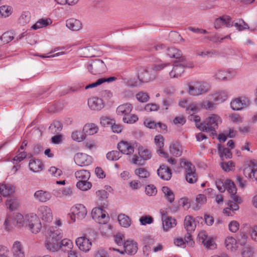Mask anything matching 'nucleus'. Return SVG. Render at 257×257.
<instances>
[{"label": "nucleus", "instance_id": "nucleus-62", "mask_svg": "<svg viewBox=\"0 0 257 257\" xmlns=\"http://www.w3.org/2000/svg\"><path fill=\"white\" fill-rule=\"evenodd\" d=\"M138 117L137 115L131 114V115L123 117L122 120L124 123L132 124L138 120Z\"/></svg>", "mask_w": 257, "mask_h": 257}, {"label": "nucleus", "instance_id": "nucleus-45", "mask_svg": "<svg viewBox=\"0 0 257 257\" xmlns=\"http://www.w3.org/2000/svg\"><path fill=\"white\" fill-rule=\"evenodd\" d=\"M135 174L140 179H146L150 177V174L145 168H139L135 170Z\"/></svg>", "mask_w": 257, "mask_h": 257}, {"label": "nucleus", "instance_id": "nucleus-29", "mask_svg": "<svg viewBox=\"0 0 257 257\" xmlns=\"http://www.w3.org/2000/svg\"><path fill=\"white\" fill-rule=\"evenodd\" d=\"M12 251L14 257H25L24 251L21 243L19 241H16L14 242Z\"/></svg>", "mask_w": 257, "mask_h": 257}, {"label": "nucleus", "instance_id": "nucleus-13", "mask_svg": "<svg viewBox=\"0 0 257 257\" xmlns=\"http://www.w3.org/2000/svg\"><path fill=\"white\" fill-rule=\"evenodd\" d=\"M123 248V250H120L115 248H110V249L117 251L120 254H124V253L125 252L128 254H134L137 252L138 244L136 241L132 240H127L124 242Z\"/></svg>", "mask_w": 257, "mask_h": 257}, {"label": "nucleus", "instance_id": "nucleus-32", "mask_svg": "<svg viewBox=\"0 0 257 257\" xmlns=\"http://www.w3.org/2000/svg\"><path fill=\"white\" fill-rule=\"evenodd\" d=\"M15 191L14 187L10 184H0V193L4 197L12 194Z\"/></svg>", "mask_w": 257, "mask_h": 257}, {"label": "nucleus", "instance_id": "nucleus-55", "mask_svg": "<svg viewBox=\"0 0 257 257\" xmlns=\"http://www.w3.org/2000/svg\"><path fill=\"white\" fill-rule=\"evenodd\" d=\"M207 199L205 195L202 194H199L197 195L196 197V202L197 204L196 210L200 208L201 205H204L206 203Z\"/></svg>", "mask_w": 257, "mask_h": 257}, {"label": "nucleus", "instance_id": "nucleus-44", "mask_svg": "<svg viewBox=\"0 0 257 257\" xmlns=\"http://www.w3.org/2000/svg\"><path fill=\"white\" fill-rule=\"evenodd\" d=\"M162 190L166 199L170 203H172L174 201L175 198V196L173 191L167 186L163 187Z\"/></svg>", "mask_w": 257, "mask_h": 257}, {"label": "nucleus", "instance_id": "nucleus-3", "mask_svg": "<svg viewBox=\"0 0 257 257\" xmlns=\"http://www.w3.org/2000/svg\"><path fill=\"white\" fill-rule=\"evenodd\" d=\"M222 123L221 117L216 114H211L207 117L203 121L197 124L196 127L201 131L208 133L210 136H216V130Z\"/></svg>", "mask_w": 257, "mask_h": 257}, {"label": "nucleus", "instance_id": "nucleus-15", "mask_svg": "<svg viewBox=\"0 0 257 257\" xmlns=\"http://www.w3.org/2000/svg\"><path fill=\"white\" fill-rule=\"evenodd\" d=\"M75 163L80 166H85L90 165L92 159L90 156L82 153H77L74 156Z\"/></svg>", "mask_w": 257, "mask_h": 257}, {"label": "nucleus", "instance_id": "nucleus-42", "mask_svg": "<svg viewBox=\"0 0 257 257\" xmlns=\"http://www.w3.org/2000/svg\"><path fill=\"white\" fill-rule=\"evenodd\" d=\"M60 249L62 250H72L73 247V243L71 240L68 238H64L59 242Z\"/></svg>", "mask_w": 257, "mask_h": 257}, {"label": "nucleus", "instance_id": "nucleus-7", "mask_svg": "<svg viewBox=\"0 0 257 257\" xmlns=\"http://www.w3.org/2000/svg\"><path fill=\"white\" fill-rule=\"evenodd\" d=\"M138 79L141 83H148L154 80L157 78L155 72H153L151 68L140 67L137 68Z\"/></svg>", "mask_w": 257, "mask_h": 257}, {"label": "nucleus", "instance_id": "nucleus-54", "mask_svg": "<svg viewBox=\"0 0 257 257\" xmlns=\"http://www.w3.org/2000/svg\"><path fill=\"white\" fill-rule=\"evenodd\" d=\"M226 75L225 70L218 69L214 72L213 77L219 80L226 81Z\"/></svg>", "mask_w": 257, "mask_h": 257}, {"label": "nucleus", "instance_id": "nucleus-58", "mask_svg": "<svg viewBox=\"0 0 257 257\" xmlns=\"http://www.w3.org/2000/svg\"><path fill=\"white\" fill-rule=\"evenodd\" d=\"M121 157L120 153L117 151H112L106 154V158L110 161H116Z\"/></svg>", "mask_w": 257, "mask_h": 257}, {"label": "nucleus", "instance_id": "nucleus-33", "mask_svg": "<svg viewBox=\"0 0 257 257\" xmlns=\"http://www.w3.org/2000/svg\"><path fill=\"white\" fill-rule=\"evenodd\" d=\"M66 25L68 29L72 31H78L82 27L81 22L79 20L73 18L67 20Z\"/></svg>", "mask_w": 257, "mask_h": 257}, {"label": "nucleus", "instance_id": "nucleus-5", "mask_svg": "<svg viewBox=\"0 0 257 257\" xmlns=\"http://www.w3.org/2000/svg\"><path fill=\"white\" fill-rule=\"evenodd\" d=\"M87 235L90 239L85 236H81L76 238L75 243L78 248L84 252H88L91 248L92 243L90 239L95 240L96 239V233L93 230H89L87 233Z\"/></svg>", "mask_w": 257, "mask_h": 257}, {"label": "nucleus", "instance_id": "nucleus-9", "mask_svg": "<svg viewBox=\"0 0 257 257\" xmlns=\"http://www.w3.org/2000/svg\"><path fill=\"white\" fill-rule=\"evenodd\" d=\"M87 209L82 204H76L71 207L70 213L68 214L72 223L76 221V219H83L87 215Z\"/></svg>", "mask_w": 257, "mask_h": 257}, {"label": "nucleus", "instance_id": "nucleus-41", "mask_svg": "<svg viewBox=\"0 0 257 257\" xmlns=\"http://www.w3.org/2000/svg\"><path fill=\"white\" fill-rule=\"evenodd\" d=\"M197 56L202 58L214 57L217 55V52L214 50H197L196 51Z\"/></svg>", "mask_w": 257, "mask_h": 257}, {"label": "nucleus", "instance_id": "nucleus-40", "mask_svg": "<svg viewBox=\"0 0 257 257\" xmlns=\"http://www.w3.org/2000/svg\"><path fill=\"white\" fill-rule=\"evenodd\" d=\"M31 19V13L29 11L23 12L18 19V23L22 26L28 24Z\"/></svg>", "mask_w": 257, "mask_h": 257}, {"label": "nucleus", "instance_id": "nucleus-51", "mask_svg": "<svg viewBox=\"0 0 257 257\" xmlns=\"http://www.w3.org/2000/svg\"><path fill=\"white\" fill-rule=\"evenodd\" d=\"M143 241L145 244V246L143 248L144 252H145L147 251H149L151 248L150 245L154 244L155 242L154 239L149 236L144 237L143 239Z\"/></svg>", "mask_w": 257, "mask_h": 257}, {"label": "nucleus", "instance_id": "nucleus-4", "mask_svg": "<svg viewBox=\"0 0 257 257\" xmlns=\"http://www.w3.org/2000/svg\"><path fill=\"white\" fill-rule=\"evenodd\" d=\"M217 188L218 190L221 192L225 191V189L227 190V192L230 194L231 198L233 201L237 203H241V198L237 195V189L236 186L231 180L227 179L225 180L224 183V186L223 185H221L222 183L220 181H216L215 182Z\"/></svg>", "mask_w": 257, "mask_h": 257}, {"label": "nucleus", "instance_id": "nucleus-36", "mask_svg": "<svg viewBox=\"0 0 257 257\" xmlns=\"http://www.w3.org/2000/svg\"><path fill=\"white\" fill-rule=\"evenodd\" d=\"M170 152L174 156H180L182 154L181 146L177 142L172 143L170 146Z\"/></svg>", "mask_w": 257, "mask_h": 257}, {"label": "nucleus", "instance_id": "nucleus-24", "mask_svg": "<svg viewBox=\"0 0 257 257\" xmlns=\"http://www.w3.org/2000/svg\"><path fill=\"white\" fill-rule=\"evenodd\" d=\"M163 230L165 231H168L170 228L175 227L176 224V220L167 216L162 217Z\"/></svg>", "mask_w": 257, "mask_h": 257}, {"label": "nucleus", "instance_id": "nucleus-50", "mask_svg": "<svg viewBox=\"0 0 257 257\" xmlns=\"http://www.w3.org/2000/svg\"><path fill=\"white\" fill-rule=\"evenodd\" d=\"M218 151L220 156L221 158L225 157L226 158H230L232 157V153L230 150L227 148H225L221 145H218Z\"/></svg>", "mask_w": 257, "mask_h": 257}, {"label": "nucleus", "instance_id": "nucleus-63", "mask_svg": "<svg viewBox=\"0 0 257 257\" xmlns=\"http://www.w3.org/2000/svg\"><path fill=\"white\" fill-rule=\"evenodd\" d=\"M145 192L148 196H154L157 193V189L154 185H149L146 187Z\"/></svg>", "mask_w": 257, "mask_h": 257}, {"label": "nucleus", "instance_id": "nucleus-17", "mask_svg": "<svg viewBox=\"0 0 257 257\" xmlns=\"http://www.w3.org/2000/svg\"><path fill=\"white\" fill-rule=\"evenodd\" d=\"M52 195L50 192L43 190H37L34 194V199L36 201L42 203L49 201Z\"/></svg>", "mask_w": 257, "mask_h": 257}, {"label": "nucleus", "instance_id": "nucleus-59", "mask_svg": "<svg viewBox=\"0 0 257 257\" xmlns=\"http://www.w3.org/2000/svg\"><path fill=\"white\" fill-rule=\"evenodd\" d=\"M203 244L206 248L210 249L215 248L216 245L213 238L211 236H208L207 239L205 240Z\"/></svg>", "mask_w": 257, "mask_h": 257}, {"label": "nucleus", "instance_id": "nucleus-31", "mask_svg": "<svg viewBox=\"0 0 257 257\" xmlns=\"http://www.w3.org/2000/svg\"><path fill=\"white\" fill-rule=\"evenodd\" d=\"M29 166L30 169L35 173L41 171L43 168L42 162L39 160L34 159L30 160Z\"/></svg>", "mask_w": 257, "mask_h": 257}, {"label": "nucleus", "instance_id": "nucleus-12", "mask_svg": "<svg viewBox=\"0 0 257 257\" xmlns=\"http://www.w3.org/2000/svg\"><path fill=\"white\" fill-rule=\"evenodd\" d=\"M91 215L93 219L99 223H105L108 218V215L105 210L101 207H95L93 208L91 212Z\"/></svg>", "mask_w": 257, "mask_h": 257}, {"label": "nucleus", "instance_id": "nucleus-60", "mask_svg": "<svg viewBox=\"0 0 257 257\" xmlns=\"http://www.w3.org/2000/svg\"><path fill=\"white\" fill-rule=\"evenodd\" d=\"M48 171L52 176L56 178L59 177L62 174V170L54 166L51 167Z\"/></svg>", "mask_w": 257, "mask_h": 257}, {"label": "nucleus", "instance_id": "nucleus-34", "mask_svg": "<svg viewBox=\"0 0 257 257\" xmlns=\"http://www.w3.org/2000/svg\"><path fill=\"white\" fill-rule=\"evenodd\" d=\"M83 131L87 135H93L98 132V127L94 123H88L84 125Z\"/></svg>", "mask_w": 257, "mask_h": 257}, {"label": "nucleus", "instance_id": "nucleus-39", "mask_svg": "<svg viewBox=\"0 0 257 257\" xmlns=\"http://www.w3.org/2000/svg\"><path fill=\"white\" fill-rule=\"evenodd\" d=\"M75 176L78 181H86L89 179L90 174L88 171L81 169L75 173Z\"/></svg>", "mask_w": 257, "mask_h": 257}, {"label": "nucleus", "instance_id": "nucleus-21", "mask_svg": "<svg viewBox=\"0 0 257 257\" xmlns=\"http://www.w3.org/2000/svg\"><path fill=\"white\" fill-rule=\"evenodd\" d=\"M96 201L98 204L103 208L107 206V199L108 198V193L104 190H100L96 191Z\"/></svg>", "mask_w": 257, "mask_h": 257}, {"label": "nucleus", "instance_id": "nucleus-25", "mask_svg": "<svg viewBox=\"0 0 257 257\" xmlns=\"http://www.w3.org/2000/svg\"><path fill=\"white\" fill-rule=\"evenodd\" d=\"M184 226L187 232L194 231L196 226L195 219L190 215L186 216L184 219Z\"/></svg>", "mask_w": 257, "mask_h": 257}, {"label": "nucleus", "instance_id": "nucleus-37", "mask_svg": "<svg viewBox=\"0 0 257 257\" xmlns=\"http://www.w3.org/2000/svg\"><path fill=\"white\" fill-rule=\"evenodd\" d=\"M15 34L13 32H5L0 37V45H4L11 42L14 39Z\"/></svg>", "mask_w": 257, "mask_h": 257}, {"label": "nucleus", "instance_id": "nucleus-22", "mask_svg": "<svg viewBox=\"0 0 257 257\" xmlns=\"http://www.w3.org/2000/svg\"><path fill=\"white\" fill-rule=\"evenodd\" d=\"M157 172L158 176L164 180H169L172 177L171 170L166 165H161Z\"/></svg>", "mask_w": 257, "mask_h": 257}, {"label": "nucleus", "instance_id": "nucleus-20", "mask_svg": "<svg viewBox=\"0 0 257 257\" xmlns=\"http://www.w3.org/2000/svg\"><path fill=\"white\" fill-rule=\"evenodd\" d=\"M88 105L91 109L94 110H100L104 107L102 100L97 97H93L88 99Z\"/></svg>", "mask_w": 257, "mask_h": 257}, {"label": "nucleus", "instance_id": "nucleus-53", "mask_svg": "<svg viewBox=\"0 0 257 257\" xmlns=\"http://www.w3.org/2000/svg\"><path fill=\"white\" fill-rule=\"evenodd\" d=\"M170 65V63H161L158 64H155L152 65L151 69L153 72H155L157 75V72L160 71L166 67H167Z\"/></svg>", "mask_w": 257, "mask_h": 257}, {"label": "nucleus", "instance_id": "nucleus-14", "mask_svg": "<svg viewBox=\"0 0 257 257\" xmlns=\"http://www.w3.org/2000/svg\"><path fill=\"white\" fill-rule=\"evenodd\" d=\"M249 104V99L245 97H240L232 100L230 102V106L233 110H239L247 106Z\"/></svg>", "mask_w": 257, "mask_h": 257}, {"label": "nucleus", "instance_id": "nucleus-16", "mask_svg": "<svg viewBox=\"0 0 257 257\" xmlns=\"http://www.w3.org/2000/svg\"><path fill=\"white\" fill-rule=\"evenodd\" d=\"M225 26L227 28L233 26V22L231 18L227 15H224L219 18H216L214 22V26L216 29L220 28L222 26Z\"/></svg>", "mask_w": 257, "mask_h": 257}, {"label": "nucleus", "instance_id": "nucleus-28", "mask_svg": "<svg viewBox=\"0 0 257 257\" xmlns=\"http://www.w3.org/2000/svg\"><path fill=\"white\" fill-rule=\"evenodd\" d=\"M185 66L181 64L174 65L172 70L169 73V76L172 78H178L181 76L184 71Z\"/></svg>", "mask_w": 257, "mask_h": 257}, {"label": "nucleus", "instance_id": "nucleus-23", "mask_svg": "<svg viewBox=\"0 0 257 257\" xmlns=\"http://www.w3.org/2000/svg\"><path fill=\"white\" fill-rule=\"evenodd\" d=\"M154 140L156 146L158 148L157 152L159 156L164 158H168V155L163 150L164 147L163 137L161 135H158L155 137Z\"/></svg>", "mask_w": 257, "mask_h": 257}, {"label": "nucleus", "instance_id": "nucleus-2", "mask_svg": "<svg viewBox=\"0 0 257 257\" xmlns=\"http://www.w3.org/2000/svg\"><path fill=\"white\" fill-rule=\"evenodd\" d=\"M63 231L57 226H50L46 231L45 246L54 252L60 249L59 242L63 237Z\"/></svg>", "mask_w": 257, "mask_h": 257}, {"label": "nucleus", "instance_id": "nucleus-26", "mask_svg": "<svg viewBox=\"0 0 257 257\" xmlns=\"http://www.w3.org/2000/svg\"><path fill=\"white\" fill-rule=\"evenodd\" d=\"M167 54L169 57L179 59L180 61H183L185 60L182 52L174 47L168 48L167 50Z\"/></svg>", "mask_w": 257, "mask_h": 257}, {"label": "nucleus", "instance_id": "nucleus-56", "mask_svg": "<svg viewBox=\"0 0 257 257\" xmlns=\"http://www.w3.org/2000/svg\"><path fill=\"white\" fill-rule=\"evenodd\" d=\"M71 137L74 141L78 142H82L85 139L84 135L79 131H75L72 132Z\"/></svg>", "mask_w": 257, "mask_h": 257}, {"label": "nucleus", "instance_id": "nucleus-35", "mask_svg": "<svg viewBox=\"0 0 257 257\" xmlns=\"http://www.w3.org/2000/svg\"><path fill=\"white\" fill-rule=\"evenodd\" d=\"M52 23L50 18L41 19L31 27V29L36 30L40 28L46 27Z\"/></svg>", "mask_w": 257, "mask_h": 257}, {"label": "nucleus", "instance_id": "nucleus-52", "mask_svg": "<svg viewBox=\"0 0 257 257\" xmlns=\"http://www.w3.org/2000/svg\"><path fill=\"white\" fill-rule=\"evenodd\" d=\"M253 254V249L249 245L244 247L241 252V254L242 257H252Z\"/></svg>", "mask_w": 257, "mask_h": 257}, {"label": "nucleus", "instance_id": "nucleus-18", "mask_svg": "<svg viewBox=\"0 0 257 257\" xmlns=\"http://www.w3.org/2000/svg\"><path fill=\"white\" fill-rule=\"evenodd\" d=\"M119 151L122 154L128 155L134 152V147L133 145L127 141H122L117 145Z\"/></svg>", "mask_w": 257, "mask_h": 257}, {"label": "nucleus", "instance_id": "nucleus-8", "mask_svg": "<svg viewBox=\"0 0 257 257\" xmlns=\"http://www.w3.org/2000/svg\"><path fill=\"white\" fill-rule=\"evenodd\" d=\"M180 166L185 170L186 181L190 183L196 182L198 176L196 172L195 166L184 159H181Z\"/></svg>", "mask_w": 257, "mask_h": 257}, {"label": "nucleus", "instance_id": "nucleus-6", "mask_svg": "<svg viewBox=\"0 0 257 257\" xmlns=\"http://www.w3.org/2000/svg\"><path fill=\"white\" fill-rule=\"evenodd\" d=\"M188 92L190 95L198 96L206 93L209 90V85L201 81H193L187 84Z\"/></svg>", "mask_w": 257, "mask_h": 257}, {"label": "nucleus", "instance_id": "nucleus-61", "mask_svg": "<svg viewBox=\"0 0 257 257\" xmlns=\"http://www.w3.org/2000/svg\"><path fill=\"white\" fill-rule=\"evenodd\" d=\"M137 99L141 102H146L149 99V96L148 93L140 92L136 94Z\"/></svg>", "mask_w": 257, "mask_h": 257}, {"label": "nucleus", "instance_id": "nucleus-46", "mask_svg": "<svg viewBox=\"0 0 257 257\" xmlns=\"http://www.w3.org/2000/svg\"><path fill=\"white\" fill-rule=\"evenodd\" d=\"M118 221L119 224L124 227H128L131 225V219L125 214L119 215L118 216Z\"/></svg>", "mask_w": 257, "mask_h": 257}, {"label": "nucleus", "instance_id": "nucleus-57", "mask_svg": "<svg viewBox=\"0 0 257 257\" xmlns=\"http://www.w3.org/2000/svg\"><path fill=\"white\" fill-rule=\"evenodd\" d=\"M222 169L225 172L233 171L235 168L234 163L232 161L222 162L221 164Z\"/></svg>", "mask_w": 257, "mask_h": 257}, {"label": "nucleus", "instance_id": "nucleus-19", "mask_svg": "<svg viewBox=\"0 0 257 257\" xmlns=\"http://www.w3.org/2000/svg\"><path fill=\"white\" fill-rule=\"evenodd\" d=\"M224 243L227 250L230 252H234L238 248L236 239L231 236H227L225 237Z\"/></svg>", "mask_w": 257, "mask_h": 257}, {"label": "nucleus", "instance_id": "nucleus-43", "mask_svg": "<svg viewBox=\"0 0 257 257\" xmlns=\"http://www.w3.org/2000/svg\"><path fill=\"white\" fill-rule=\"evenodd\" d=\"M138 154L143 160L146 161L149 160L152 157V154L151 151L149 149L144 147L139 148Z\"/></svg>", "mask_w": 257, "mask_h": 257}, {"label": "nucleus", "instance_id": "nucleus-48", "mask_svg": "<svg viewBox=\"0 0 257 257\" xmlns=\"http://www.w3.org/2000/svg\"><path fill=\"white\" fill-rule=\"evenodd\" d=\"M6 204L7 208L11 211L16 210L19 204L18 200L15 198L7 199Z\"/></svg>", "mask_w": 257, "mask_h": 257}, {"label": "nucleus", "instance_id": "nucleus-49", "mask_svg": "<svg viewBox=\"0 0 257 257\" xmlns=\"http://www.w3.org/2000/svg\"><path fill=\"white\" fill-rule=\"evenodd\" d=\"M76 187L82 191H87L92 187V184L88 180L78 181L76 183Z\"/></svg>", "mask_w": 257, "mask_h": 257}, {"label": "nucleus", "instance_id": "nucleus-1", "mask_svg": "<svg viewBox=\"0 0 257 257\" xmlns=\"http://www.w3.org/2000/svg\"><path fill=\"white\" fill-rule=\"evenodd\" d=\"M13 223L17 228L27 227L32 233L35 234L39 233L42 228L40 220L34 213L24 214L16 213L13 216Z\"/></svg>", "mask_w": 257, "mask_h": 257}, {"label": "nucleus", "instance_id": "nucleus-47", "mask_svg": "<svg viewBox=\"0 0 257 257\" xmlns=\"http://www.w3.org/2000/svg\"><path fill=\"white\" fill-rule=\"evenodd\" d=\"M12 12L13 9L11 6L4 5L0 7V15L2 17H8L12 14Z\"/></svg>", "mask_w": 257, "mask_h": 257}, {"label": "nucleus", "instance_id": "nucleus-38", "mask_svg": "<svg viewBox=\"0 0 257 257\" xmlns=\"http://www.w3.org/2000/svg\"><path fill=\"white\" fill-rule=\"evenodd\" d=\"M213 100L215 102L220 103L224 101L228 97V93L225 90L216 92L213 94Z\"/></svg>", "mask_w": 257, "mask_h": 257}, {"label": "nucleus", "instance_id": "nucleus-64", "mask_svg": "<svg viewBox=\"0 0 257 257\" xmlns=\"http://www.w3.org/2000/svg\"><path fill=\"white\" fill-rule=\"evenodd\" d=\"M94 257H109L106 250L103 248H98L94 254Z\"/></svg>", "mask_w": 257, "mask_h": 257}, {"label": "nucleus", "instance_id": "nucleus-27", "mask_svg": "<svg viewBox=\"0 0 257 257\" xmlns=\"http://www.w3.org/2000/svg\"><path fill=\"white\" fill-rule=\"evenodd\" d=\"M145 125L149 128H156L158 131H165L167 127L166 125L161 123H156L154 121L149 119H146L144 121Z\"/></svg>", "mask_w": 257, "mask_h": 257}, {"label": "nucleus", "instance_id": "nucleus-30", "mask_svg": "<svg viewBox=\"0 0 257 257\" xmlns=\"http://www.w3.org/2000/svg\"><path fill=\"white\" fill-rule=\"evenodd\" d=\"M133 107L130 103H123L117 107L116 113L118 115H126L132 111Z\"/></svg>", "mask_w": 257, "mask_h": 257}, {"label": "nucleus", "instance_id": "nucleus-10", "mask_svg": "<svg viewBox=\"0 0 257 257\" xmlns=\"http://www.w3.org/2000/svg\"><path fill=\"white\" fill-rule=\"evenodd\" d=\"M88 71L93 75H97L104 73L107 67L104 62L100 59H95L88 64Z\"/></svg>", "mask_w": 257, "mask_h": 257}, {"label": "nucleus", "instance_id": "nucleus-11", "mask_svg": "<svg viewBox=\"0 0 257 257\" xmlns=\"http://www.w3.org/2000/svg\"><path fill=\"white\" fill-rule=\"evenodd\" d=\"M37 218L46 222H50L53 220V213L51 208L48 206L42 205L40 206L36 214Z\"/></svg>", "mask_w": 257, "mask_h": 257}]
</instances>
